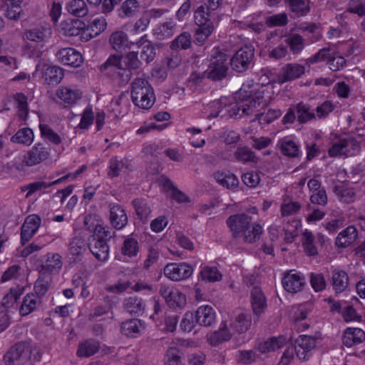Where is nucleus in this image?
Returning <instances> with one entry per match:
<instances>
[{"instance_id":"nucleus-1","label":"nucleus","mask_w":365,"mask_h":365,"mask_svg":"<svg viewBox=\"0 0 365 365\" xmlns=\"http://www.w3.org/2000/svg\"><path fill=\"white\" fill-rule=\"evenodd\" d=\"M247 87V86L245 85L242 88H240L236 96L237 99L240 101V104L242 111V116L253 115L261 123H269L282 115L281 111L277 109L269 110L264 115L261 113L262 110L264 109L270 101L271 96L269 93L263 96L261 100L257 97V101H251L250 98L244 99L245 96L249 97Z\"/></svg>"},{"instance_id":"nucleus-57","label":"nucleus","mask_w":365,"mask_h":365,"mask_svg":"<svg viewBox=\"0 0 365 365\" xmlns=\"http://www.w3.org/2000/svg\"><path fill=\"white\" fill-rule=\"evenodd\" d=\"M303 246L305 252L309 255H315L317 253V247L313 244L314 236L311 232L306 230L303 233Z\"/></svg>"},{"instance_id":"nucleus-13","label":"nucleus","mask_w":365,"mask_h":365,"mask_svg":"<svg viewBox=\"0 0 365 365\" xmlns=\"http://www.w3.org/2000/svg\"><path fill=\"white\" fill-rule=\"evenodd\" d=\"M60 31L68 36H78L84 41L83 34L85 31V22L80 19H68L63 21L59 26Z\"/></svg>"},{"instance_id":"nucleus-50","label":"nucleus","mask_w":365,"mask_h":365,"mask_svg":"<svg viewBox=\"0 0 365 365\" xmlns=\"http://www.w3.org/2000/svg\"><path fill=\"white\" fill-rule=\"evenodd\" d=\"M44 76L46 80L48 81L50 83L56 84L62 80L63 73L61 68L51 66L45 70Z\"/></svg>"},{"instance_id":"nucleus-36","label":"nucleus","mask_w":365,"mask_h":365,"mask_svg":"<svg viewBox=\"0 0 365 365\" xmlns=\"http://www.w3.org/2000/svg\"><path fill=\"white\" fill-rule=\"evenodd\" d=\"M289 348L299 359L306 360L312 354L314 346V344H289Z\"/></svg>"},{"instance_id":"nucleus-22","label":"nucleus","mask_w":365,"mask_h":365,"mask_svg":"<svg viewBox=\"0 0 365 365\" xmlns=\"http://www.w3.org/2000/svg\"><path fill=\"white\" fill-rule=\"evenodd\" d=\"M128 102L123 95L113 98L106 107V112L108 118L114 119L118 118L127 110Z\"/></svg>"},{"instance_id":"nucleus-12","label":"nucleus","mask_w":365,"mask_h":365,"mask_svg":"<svg viewBox=\"0 0 365 365\" xmlns=\"http://www.w3.org/2000/svg\"><path fill=\"white\" fill-rule=\"evenodd\" d=\"M160 293L170 307L182 308L186 304L187 299L185 295L178 287L161 286Z\"/></svg>"},{"instance_id":"nucleus-43","label":"nucleus","mask_w":365,"mask_h":365,"mask_svg":"<svg viewBox=\"0 0 365 365\" xmlns=\"http://www.w3.org/2000/svg\"><path fill=\"white\" fill-rule=\"evenodd\" d=\"M333 286L336 292H341L348 287V277L345 272L335 269L332 274Z\"/></svg>"},{"instance_id":"nucleus-26","label":"nucleus","mask_w":365,"mask_h":365,"mask_svg":"<svg viewBox=\"0 0 365 365\" xmlns=\"http://www.w3.org/2000/svg\"><path fill=\"white\" fill-rule=\"evenodd\" d=\"M110 221L115 229L120 230L125 227L128 222V217L121 206L118 205H110Z\"/></svg>"},{"instance_id":"nucleus-30","label":"nucleus","mask_w":365,"mask_h":365,"mask_svg":"<svg viewBox=\"0 0 365 365\" xmlns=\"http://www.w3.org/2000/svg\"><path fill=\"white\" fill-rule=\"evenodd\" d=\"M41 220L37 215H29L24 220V240L31 239L37 232Z\"/></svg>"},{"instance_id":"nucleus-52","label":"nucleus","mask_w":365,"mask_h":365,"mask_svg":"<svg viewBox=\"0 0 365 365\" xmlns=\"http://www.w3.org/2000/svg\"><path fill=\"white\" fill-rule=\"evenodd\" d=\"M47 152L42 148H34L28 153L26 163L28 165H34L39 163L46 158Z\"/></svg>"},{"instance_id":"nucleus-11","label":"nucleus","mask_w":365,"mask_h":365,"mask_svg":"<svg viewBox=\"0 0 365 365\" xmlns=\"http://www.w3.org/2000/svg\"><path fill=\"white\" fill-rule=\"evenodd\" d=\"M83 96V91L76 86H60L56 91L58 100L66 107L77 104Z\"/></svg>"},{"instance_id":"nucleus-59","label":"nucleus","mask_w":365,"mask_h":365,"mask_svg":"<svg viewBox=\"0 0 365 365\" xmlns=\"http://www.w3.org/2000/svg\"><path fill=\"white\" fill-rule=\"evenodd\" d=\"M243 183L251 188L256 187L260 182V177L257 172H247L242 175Z\"/></svg>"},{"instance_id":"nucleus-28","label":"nucleus","mask_w":365,"mask_h":365,"mask_svg":"<svg viewBox=\"0 0 365 365\" xmlns=\"http://www.w3.org/2000/svg\"><path fill=\"white\" fill-rule=\"evenodd\" d=\"M322 339L320 334H317L314 336L302 334L295 338L293 331H289L287 333L279 336L278 339H272L269 342H312Z\"/></svg>"},{"instance_id":"nucleus-5","label":"nucleus","mask_w":365,"mask_h":365,"mask_svg":"<svg viewBox=\"0 0 365 365\" xmlns=\"http://www.w3.org/2000/svg\"><path fill=\"white\" fill-rule=\"evenodd\" d=\"M131 98L135 106L143 109H150L155 101L153 88L145 79L140 78L132 83Z\"/></svg>"},{"instance_id":"nucleus-23","label":"nucleus","mask_w":365,"mask_h":365,"mask_svg":"<svg viewBox=\"0 0 365 365\" xmlns=\"http://www.w3.org/2000/svg\"><path fill=\"white\" fill-rule=\"evenodd\" d=\"M195 317L197 324L207 327L215 322L216 312L211 306L202 305L197 309Z\"/></svg>"},{"instance_id":"nucleus-9","label":"nucleus","mask_w":365,"mask_h":365,"mask_svg":"<svg viewBox=\"0 0 365 365\" xmlns=\"http://www.w3.org/2000/svg\"><path fill=\"white\" fill-rule=\"evenodd\" d=\"M327 58H330L328 64L331 70L336 71L343 68L346 63L344 56L335 53L333 49L324 48L320 50L314 57L310 58L309 61L311 63L322 61Z\"/></svg>"},{"instance_id":"nucleus-19","label":"nucleus","mask_w":365,"mask_h":365,"mask_svg":"<svg viewBox=\"0 0 365 365\" xmlns=\"http://www.w3.org/2000/svg\"><path fill=\"white\" fill-rule=\"evenodd\" d=\"M107 26V22L104 17H96L91 20L88 24H85V31L83 34L84 42L100 35Z\"/></svg>"},{"instance_id":"nucleus-56","label":"nucleus","mask_w":365,"mask_h":365,"mask_svg":"<svg viewBox=\"0 0 365 365\" xmlns=\"http://www.w3.org/2000/svg\"><path fill=\"white\" fill-rule=\"evenodd\" d=\"M291 10L300 15L306 14L309 9V0H289Z\"/></svg>"},{"instance_id":"nucleus-44","label":"nucleus","mask_w":365,"mask_h":365,"mask_svg":"<svg viewBox=\"0 0 365 365\" xmlns=\"http://www.w3.org/2000/svg\"><path fill=\"white\" fill-rule=\"evenodd\" d=\"M175 31V24L169 21L158 25L154 29V35L159 39H164L172 36Z\"/></svg>"},{"instance_id":"nucleus-58","label":"nucleus","mask_w":365,"mask_h":365,"mask_svg":"<svg viewBox=\"0 0 365 365\" xmlns=\"http://www.w3.org/2000/svg\"><path fill=\"white\" fill-rule=\"evenodd\" d=\"M196 323L195 314L191 312H187L182 319L180 329L185 332H190L194 329Z\"/></svg>"},{"instance_id":"nucleus-40","label":"nucleus","mask_w":365,"mask_h":365,"mask_svg":"<svg viewBox=\"0 0 365 365\" xmlns=\"http://www.w3.org/2000/svg\"><path fill=\"white\" fill-rule=\"evenodd\" d=\"M139 252V245L136 240L128 237L125 239L121 247V254L125 257L132 258L135 257Z\"/></svg>"},{"instance_id":"nucleus-35","label":"nucleus","mask_w":365,"mask_h":365,"mask_svg":"<svg viewBox=\"0 0 365 365\" xmlns=\"http://www.w3.org/2000/svg\"><path fill=\"white\" fill-rule=\"evenodd\" d=\"M199 279L205 282H215L222 279V274L215 266L205 265L201 267Z\"/></svg>"},{"instance_id":"nucleus-54","label":"nucleus","mask_w":365,"mask_h":365,"mask_svg":"<svg viewBox=\"0 0 365 365\" xmlns=\"http://www.w3.org/2000/svg\"><path fill=\"white\" fill-rule=\"evenodd\" d=\"M21 356V349L16 344L13 346L5 355L4 361L8 365H18Z\"/></svg>"},{"instance_id":"nucleus-18","label":"nucleus","mask_w":365,"mask_h":365,"mask_svg":"<svg viewBox=\"0 0 365 365\" xmlns=\"http://www.w3.org/2000/svg\"><path fill=\"white\" fill-rule=\"evenodd\" d=\"M58 59L64 65L79 67L83 62L80 52L73 48H64L58 51Z\"/></svg>"},{"instance_id":"nucleus-3","label":"nucleus","mask_w":365,"mask_h":365,"mask_svg":"<svg viewBox=\"0 0 365 365\" xmlns=\"http://www.w3.org/2000/svg\"><path fill=\"white\" fill-rule=\"evenodd\" d=\"M221 0H208L209 9L200 5L195 12V22L197 29L195 34L196 44L202 45L213 33L218 24V19L213 10L216 9Z\"/></svg>"},{"instance_id":"nucleus-55","label":"nucleus","mask_w":365,"mask_h":365,"mask_svg":"<svg viewBox=\"0 0 365 365\" xmlns=\"http://www.w3.org/2000/svg\"><path fill=\"white\" fill-rule=\"evenodd\" d=\"M61 266V257L58 254H48L44 262L43 269L45 271L52 272L58 269Z\"/></svg>"},{"instance_id":"nucleus-38","label":"nucleus","mask_w":365,"mask_h":365,"mask_svg":"<svg viewBox=\"0 0 365 365\" xmlns=\"http://www.w3.org/2000/svg\"><path fill=\"white\" fill-rule=\"evenodd\" d=\"M262 233V227L258 223H249L242 232L244 241L248 243H252L259 239Z\"/></svg>"},{"instance_id":"nucleus-63","label":"nucleus","mask_w":365,"mask_h":365,"mask_svg":"<svg viewBox=\"0 0 365 365\" xmlns=\"http://www.w3.org/2000/svg\"><path fill=\"white\" fill-rule=\"evenodd\" d=\"M310 311L311 305L309 304H303L294 308L293 316L294 321L299 322L300 321L304 320L307 319Z\"/></svg>"},{"instance_id":"nucleus-41","label":"nucleus","mask_w":365,"mask_h":365,"mask_svg":"<svg viewBox=\"0 0 365 365\" xmlns=\"http://www.w3.org/2000/svg\"><path fill=\"white\" fill-rule=\"evenodd\" d=\"M67 11L76 16H84L88 10L84 0H70L66 4Z\"/></svg>"},{"instance_id":"nucleus-39","label":"nucleus","mask_w":365,"mask_h":365,"mask_svg":"<svg viewBox=\"0 0 365 365\" xmlns=\"http://www.w3.org/2000/svg\"><path fill=\"white\" fill-rule=\"evenodd\" d=\"M52 31L49 25L46 24L41 28L34 29L26 32V37L33 41H42L51 36Z\"/></svg>"},{"instance_id":"nucleus-48","label":"nucleus","mask_w":365,"mask_h":365,"mask_svg":"<svg viewBox=\"0 0 365 365\" xmlns=\"http://www.w3.org/2000/svg\"><path fill=\"white\" fill-rule=\"evenodd\" d=\"M279 145L282 150V153L284 155H287L289 157H295L299 153V147L289 138H285L279 141Z\"/></svg>"},{"instance_id":"nucleus-6","label":"nucleus","mask_w":365,"mask_h":365,"mask_svg":"<svg viewBox=\"0 0 365 365\" xmlns=\"http://www.w3.org/2000/svg\"><path fill=\"white\" fill-rule=\"evenodd\" d=\"M362 140L359 136L346 135L330 148L329 154L331 157L354 155L359 153Z\"/></svg>"},{"instance_id":"nucleus-46","label":"nucleus","mask_w":365,"mask_h":365,"mask_svg":"<svg viewBox=\"0 0 365 365\" xmlns=\"http://www.w3.org/2000/svg\"><path fill=\"white\" fill-rule=\"evenodd\" d=\"M134 49H130V51L121 56L123 69L135 70L140 67V61L138 57V51Z\"/></svg>"},{"instance_id":"nucleus-7","label":"nucleus","mask_w":365,"mask_h":365,"mask_svg":"<svg viewBox=\"0 0 365 365\" xmlns=\"http://www.w3.org/2000/svg\"><path fill=\"white\" fill-rule=\"evenodd\" d=\"M277 78V74L274 73H264L262 74L259 79V83H255V85H250L248 83H243L242 87V88L245 85H247V91H248L247 96H245L244 99H246L247 98H250V100L253 101L256 100L257 101V97L259 98L261 100L263 96H267L269 93V95L272 96V91H270V88L269 86V84L272 83H277L274 79Z\"/></svg>"},{"instance_id":"nucleus-64","label":"nucleus","mask_w":365,"mask_h":365,"mask_svg":"<svg viewBox=\"0 0 365 365\" xmlns=\"http://www.w3.org/2000/svg\"><path fill=\"white\" fill-rule=\"evenodd\" d=\"M335 192L344 202H349L352 200L353 192L351 189L348 188L346 185L342 184L337 185L335 187Z\"/></svg>"},{"instance_id":"nucleus-2","label":"nucleus","mask_w":365,"mask_h":365,"mask_svg":"<svg viewBox=\"0 0 365 365\" xmlns=\"http://www.w3.org/2000/svg\"><path fill=\"white\" fill-rule=\"evenodd\" d=\"M84 221L88 229L93 232L88 240L91 252L98 261H107L109 257V247L107 244L109 233L108 229L98 216L88 215Z\"/></svg>"},{"instance_id":"nucleus-51","label":"nucleus","mask_w":365,"mask_h":365,"mask_svg":"<svg viewBox=\"0 0 365 365\" xmlns=\"http://www.w3.org/2000/svg\"><path fill=\"white\" fill-rule=\"evenodd\" d=\"M133 203L136 215L141 220H147L151 212L148 203L145 200L140 199L135 200Z\"/></svg>"},{"instance_id":"nucleus-29","label":"nucleus","mask_w":365,"mask_h":365,"mask_svg":"<svg viewBox=\"0 0 365 365\" xmlns=\"http://www.w3.org/2000/svg\"><path fill=\"white\" fill-rule=\"evenodd\" d=\"M136 48L141 49L140 56L142 59L147 63L152 61L155 58V48L151 43L145 38V36H142L139 41L135 42V48Z\"/></svg>"},{"instance_id":"nucleus-33","label":"nucleus","mask_w":365,"mask_h":365,"mask_svg":"<svg viewBox=\"0 0 365 365\" xmlns=\"http://www.w3.org/2000/svg\"><path fill=\"white\" fill-rule=\"evenodd\" d=\"M356 236V228L353 226L348 227L338 235L336 239V245L339 247H347L355 241Z\"/></svg>"},{"instance_id":"nucleus-20","label":"nucleus","mask_w":365,"mask_h":365,"mask_svg":"<svg viewBox=\"0 0 365 365\" xmlns=\"http://www.w3.org/2000/svg\"><path fill=\"white\" fill-rule=\"evenodd\" d=\"M145 323L138 319L127 320L122 323L120 327L121 333L131 338L137 337L143 334L145 331Z\"/></svg>"},{"instance_id":"nucleus-32","label":"nucleus","mask_w":365,"mask_h":365,"mask_svg":"<svg viewBox=\"0 0 365 365\" xmlns=\"http://www.w3.org/2000/svg\"><path fill=\"white\" fill-rule=\"evenodd\" d=\"M140 6L138 0H125L117 11L118 15L122 19L132 17L139 11Z\"/></svg>"},{"instance_id":"nucleus-14","label":"nucleus","mask_w":365,"mask_h":365,"mask_svg":"<svg viewBox=\"0 0 365 365\" xmlns=\"http://www.w3.org/2000/svg\"><path fill=\"white\" fill-rule=\"evenodd\" d=\"M226 61L227 57L223 53H219L212 58L207 70L208 77L215 80L222 78L227 69Z\"/></svg>"},{"instance_id":"nucleus-42","label":"nucleus","mask_w":365,"mask_h":365,"mask_svg":"<svg viewBox=\"0 0 365 365\" xmlns=\"http://www.w3.org/2000/svg\"><path fill=\"white\" fill-rule=\"evenodd\" d=\"M344 342H363L365 332L360 328L348 327L343 334Z\"/></svg>"},{"instance_id":"nucleus-25","label":"nucleus","mask_w":365,"mask_h":365,"mask_svg":"<svg viewBox=\"0 0 365 365\" xmlns=\"http://www.w3.org/2000/svg\"><path fill=\"white\" fill-rule=\"evenodd\" d=\"M109 41L113 49L120 51L125 48L133 49L135 46V43L128 41L127 34L122 31L112 33Z\"/></svg>"},{"instance_id":"nucleus-10","label":"nucleus","mask_w":365,"mask_h":365,"mask_svg":"<svg viewBox=\"0 0 365 365\" xmlns=\"http://www.w3.org/2000/svg\"><path fill=\"white\" fill-rule=\"evenodd\" d=\"M238 93V91L235 95V100L236 101V106L237 107V110L234 109H228L226 108V99H222L220 101H214L209 104L207 107V110L208 112V117H217L218 115L223 116H237L239 115L240 117L242 116V111L240 107L239 99H237L236 96Z\"/></svg>"},{"instance_id":"nucleus-45","label":"nucleus","mask_w":365,"mask_h":365,"mask_svg":"<svg viewBox=\"0 0 365 365\" xmlns=\"http://www.w3.org/2000/svg\"><path fill=\"white\" fill-rule=\"evenodd\" d=\"M23 274V269L20 264H13L9 267L2 274L0 284L5 283L11 280H17L21 278Z\"/></svg>"},{"instance_id":"nucleus-27","label":"nucleus","mask_w":365,"mask_h":365,"mask_svg":"<svg viewBox=\"0 0 365 365\" xmlns=\"http://www.w3.org/2000/svg\"><path fill=\"white\" fill-rule=\"evenodd\" d=\"M251 305L253 312L261 314L267 307V301L262 290L258 287H254L251 292Z\"/></svg>"},{"instance_id":"nucleus-4","label":"nucleus","mask_w":365,"mask_h":365,"mask_svg":"<svg viewBox=\"0 0 365 365\" xmlns=\"http://www.w3.org/2000/svg\"><path fill=\"white\" fill-rule=\"evenodd\" d=\"M251 324L249 316L242 314L233 319H224L217 331L209 336L212 342H223L239 339V335L245 331Z\"/></svg>"},{"instance_id":"nucleus-8","label":"nucleus","mask_w":365,"mask_h":365,"mask_svg":"<svg viewBox=\"0 0 365 365\" xmlns=\"http://www.w3.org/2000/svg\"><path fill=\"white\" fill-rule=\"evenodd\" d=\"M194 272L193 267L186 262L168 263L163 269L164 275L174 282L188 279Z\"/></svg>"},{"instance_id":"nucleus-21","label":"nucleus","mask_w":365,"mask_h":365,"mask_svg":"<svg viewBox=\"0 0 365 365\" xmlns=\"http://www.w3.org/2000/svg\"><path fill=\"white\" fill-rule=\"evenodd\" d=\"M250 222L251 219L242 214L230 216L227 221V226L235 237L241 236Z\"/></svg>"},{"instance_id":"nucleus-17","label":"nucleus","mask_w":365,"mask_h":365,"mask_svg":"<svg viewBox=\"0 0 365 365\" xmlns=\"http://www.w3.org/2000/svg\"><path fill=\"white\" fill-rule=\"evenodd\" d=\"M253 57V50L244 47L238 50L231 60V66L238 72L245 71Z\"/></svg>"},{"instance_id":"nucleus-60","label":"nucleus","mask_w":365,"mask_h":365,"mask_svg":"<svg viewBox=\"0 0 365 365\" xmlns=\"http://www.w3.org/2000/svg\"><path fill=\"white\" fill-rule=\"evenodd\" d=\"M149 24L150 19L148 14H145L144 12L142 16L134 23L133 28L130 29V32L134 34L143 32L147 29Z\"/></svg>"},{"instance_id":"nucleus-62","label":"nucleus","mask_w":365,"mask_h":365,"mask_svg":"<svg viewBox=\"0 0 365 365\" xmlns=\"http://www.w3.org/2000/svg\"><path fill=\"white\" fill-rule=\"evenodd\" d=\"M354 43L352 41L340 43L337 45L335 53L342 56L349 57L354 51Z\"/></svg>"},{"instance_id":"nucleus-31","label":"nucleus","mask_w":365,"mask_h":365,"mask_svg":"<svg viewBox=\"0 0 365 365\" xmlns=\"http://www.w3.org/2000/svg\"><path fill=\"white\" fill-rule=\"evenodd\" d=\"M22 294L23 287L17 285L16 287H11L9 292L3 297L1 307L9 308L17 306Z\"/></svg>"},{"instance_id":"nucleus-53","label":"nucleus","mask_w":365,"mask_h":365,"mask_svg":"<svg viewBox=\"0 0 365 365\" xmlns=\"http://www.w3.org/2000/svg\"><path fill=\"white\" fill-rule=\"evenodd\" d=\"M165 365H184L181 353L174 348L168 349L165 358Z\"/></svg>"},{"instance_id":"nucleus-16","label":"nucleus","mask_w":365,"mask_h":365,"mask_svg":"<svg viewBox=\"0 0 365 365\" xmlns=\"http://www.w3.org/2000/svg\"><path fill=\"white\" fill-rule=\"evenodd\" d=\"M305 71L303 66L298 63H289L283 66L277 73V78L274 81L278 83H283L300 77Z\"/></svg>"},{"instance_id":"nucleus-49","label":"nucleus","mask_w":365,"mask_h":365,"mask_svg":"<svg viewBox=\"0 0 365 365\" xmlns=\"http://www.w3.org/2000/svg\"><path fill=\"white\" fill-rule=\"evenodd\" d=\"M302 227V222L299 220H294L292 222H289L285 227V237L284 240L287 242H292L294 239L298 236L300 229Z\"/></svg>"},{"instance_id":"nucleus-37","label":"nucleus","mask_w":365,"mask_h":365,"mask_svg":"<svg viewBox=\"0 0 365 365\" xmlns=\"http://www.w3.org/2000/svg\"><path fill=\"white\" fill-rule=\"evenodd\" d=\"M123 69L122 58L118 55L110 56L101 67V71L108 75Z\"/></svg>"},{"instance_id":"nucleus-61","label":"nucleus","mask_w":365,"mask_h":365,"mask_svg":"<svg viewBox=\"0 0 365 365\" xmlns=\"http://www.w3.org/2000/svg\"><path fill=\"white\" fill-rule=\"evenodd\" d=\"M161 183L163 184L165 188L172 190V195L174 199L178 202H184L188 200V197L182 192L173 187L171 182L166 178H161Z\"/></svg>"},{"instance_id":"nucleus-47","label":"nucleus","mask_w":365,"mask_h":365,"mask_svg":"<svg viewBox=\"0 0 365 365\" xmlns=\"http://www.w3.org/2000/svg\"><path fill=\"white\" fill-rule=\"evenodd\" d=\"M51 281V274L42 270L35 283V290L38 294H44L48 290Z\"/></svg>"},{"instance_id":"nucleus-24","label":"nucleus","mask_w":365,"mask_h":365,"mask_svg":"<svg viewBox=\"0 0 365 365\" xmlns=\"http://www.w3.org/2000/svg\"><path fill=\"white\" fill-rule=\"evenodd\" d=\"M212 176L218 184L227 189H234L239 185L237 177L229 170H217Z\"/></svg>"},{"instance_id":"nucleus-15","label":"nucleus","mask_w":365,"mask_h":365,"mask_svg":"<svg viewBox=\"0 0 365 365\" xmlns=\"http://www.w3.org/2000/svg\"><path fill=\"white\" fill-rule=\"evenodd\" d=\"M305 284L304 276L295 271L287 273L282 279V285L287 292L297 293L301 291Z\"/></svg>"},{"instance_id":"nucleus-34","label":"nucleus","mask_w":365,"mask_h":365,"mask_svg":"<svg viewBox=\"0 0 365 365\" xmlns=\"http://www.w3.org/2000/svg\"><path fill=\"white\" fill-rule=\"evenodd\" d=\"M124 307L130 314H142L145 309V304L141 298L130 297L125 299Z\"/></svg>"}]
</instances>
